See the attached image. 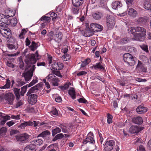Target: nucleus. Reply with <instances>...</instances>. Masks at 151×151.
Listing matches in <instances>:
<instances>
[{"instance_id": "412c9836", "label": "nucleus", "mask_w": 151, "mask_h": 151, "mask_svg": "<svg viewBox=\"0 0 151 151\" xmlns=\"http://www.w3.org/2000/svg\"><path fill=\"white\" fill-rule=\"evenodd\" d=\"M36 146L34 144H31L27 146L24 149V151H36Z\"/></svg>"}, {"instance_id": "0eeeda50", "label": "nucleus", "mask_w": 151, "mask_h": 151, "mask_svg": "<svg viewBox=\"0 0 151 151\" xmlns=\"http://www.w3.org/2000/svg\"><path fill=\"white\" fill-rule=\"evenodd\" d=\"M8 19L4 15L0 14V26L5 27H7L9 25Z\"/></svg>"}, {"instance_id": "473e14b6", "label": "nucleus", "mask_w": 151, "mask_h": 151, "mask_svg": "<svg viewBox=\"0 0 151 151\" xmlns=\"http://www.w3.org/2000/svg\"><path fill=\"white\" fill-rule=\"evenodd\" d=\"M13 91L16 97V99L18 100L20 98V89L17 88H14L13 89Z\"/></svg>"}, {"instance_id": "6e6552de", "label": "nucleus", "mask_w": 151, "mask_h": 151, "mask_svg": "<svg viewBox=\"0 0 151 151\" xmlns=\"http://www.w3.org/2000/svg\"><path fill=\"white\" fill-rule=\"evenodd\" d=\"M115 144V142L113 140L107 141L104 145V151H111L113 148Z\"/></svg>"}, {"instance_id": "f3484780", "label": "nucleus", "mask_w": 151, "mask_h": 151, "mask_svg": "<svg viewBox=\"0 0 151 151\" xmlns=\"http://www.w3.org/2000/svg\"><path fill=\"white\" fill-rule=\"evenodd\" d=\"M91 28H93L94 32H99L103 29V26L96 23H93L91 24Z\"/></svg>"}, {"instance_id": "338daca9", "label": "nucleus", "mask_w": 151, "mask_h": 151, "mask_svg": "<svg viewBox=\"0 0 151 151\" xmlns=\"http://www.w3.org/2000/svg\"><path fill=\"white\" fill-rule=\"evenodd\" d=\"M135 80L138 82H145L147 81V80L145 79H143L140 78H135Z\"/></svg>"}, {"instance_id": "f8f14e48", "label": "nucleus", "mask_w": 151, "mask_h": 151, "mask_svg": "<svg viewBox=\"0 0 151 151\" xmlns=\"http://www.w3.org/2000/svg\"><path fill=\"white\" fill-rule=\"evenodd\" d=\"M93 28H91V24L90 26L86 27L84 31V36L86 37H89L92 36L94 33Z\"/></svg>"}, {"instance_id": "4be33fe9", "label": "nucleus", "mask_w": 151, "mask_h": 151, "mask_svg": "<svg viewBox=\"0 0 151 151\" xmlns=\"http://www.w3.org/2000/svg\"><path fill=\"white\" fill-rule=\"evenodd\" d=\"M117 82L121 86H123L127 85L128 83L127 80L125 77H123L121 79H119L117 81Z\"/></svg>"}, {"instance_id": "052dcab7", "label": "nucleus", "mask_w": 151, "mask_h": 151, "mask_svg": "<svg viewBox=\"0 0 151 151\" xmlns=\"http://www.w3.org/2000/svg\"><path fill=\"white\" fill-rule=\"evenodd\" d=\"M7 47L11 50H12L13 49H15L16 50L17 49V47L16 48V46L14 44H7Z\"/></svg>"}, {"instance_id": "774afa93", "label": "nucleus", "mask_w": 151, "mask_h": 151, "mask_svg": "<svg viewBox=\"0 0 151 151\" xmlns=\"http://www.w3.org/2000/svg\"><path fill=\"white\" fill-rule=\"evenodd\" d=\"M58 70H60L62 69L63 67V63H58Z\"/></svg>"}, {"instance_id": "9d476101", "label": "nucleus", "mask_w": 151, "mask_h": 151, "mask_svg": "<svg viewBox=\"0 0 151 151\" xmlns=\"http://www.w3.org/2000/svg\"><path fill=\"white\" fill-rule=\"evenodd\" d=\"M39 122L35 121H33V122L31 121L24 122L23 123H21L19 126V128L21 129H24L27 126H33L36 127L38 125Z\"/></svg>"}, {"instance_id": "f704fd0d", "label": "nucleus", "mask_w": 151, "mask_h": 151, "mask_svg": "<svg viewBox=\"0 0 151 151\" xmlns=\"http://www.w3.org/2000/svg\"><path fill=\"white\" fill-rule=\"evenodd\" d=\"M37 45L38 44L35 42L32 41L31 45L29 47L31 50L34 51L37 49L38 47Z\"/></svg>"}, {"instance_id": "393cba45", "label": "nucleus", "mask_w": 151, "mask_h": 151, "mask_svg": "<svg viewBox=\"0 0 151 151\" xmlns=\"http://www.w3.org/2000/svg\"><path fill=\"white\" fill-rule=\"evenodd\" d=\"M132 122L137 124H140L143 122L142 118L140 116L135 117L132 119Z\"/></svg>"}, {"instance_id": "72a5a7b5", "label": "nucleus", "mask_w": 151, "mask_h": 151, "mask_svg": "<svg viewBox=\"0 0 151 151\" xmlns=\"http://www.w3.org/2000/svg\"><path fill=\"white\" fill-rule=\"evenodd\" d=\"M68 93L73 99H76V92L73 88H72L68 91Z\"/></svg>"}, {"instance_id": "a18cd8bd", "label": "nucleus", "mask_w": 151, "mask_h": 151, "mask_svg": "<svg viewBox=\"0 0 151 151\" xmlns=\"http://www.w3.org/2000/svg\"><path fill=\"white\" fill-rule=\"evenodd\" d=\"M80 7L74 6L72 8V11L73 13L75 14H77L79 12Z\"/></svg>"}, {"instance_id": "c756f323", "label": "nucleus", "mask_w": 151, "mask_h": 151, "mask_svg": "<svg viewBox=\"0 0 151 151\" xmlns=\"http://www.w3.org/2000/svg\"><path fill=\"white\" fill-rule=\"evenodd\" d=\"M128 14L129 16L134 17H135L137 15V12L133 8L129 9Z\"/></svg>"}, {"instance_id": "423d86ee", "label": "nucleus", "mask_w": 151, "mask_h": 151, "mask_svg": "<svg viewBox=\"0 0 151 151\" xmlns=\"http://www.w3.org/2000/svg\"><path fill=\"white\" fill-rule=\"evenodd\" d=\"M47 81H49L54 86H58L59 82L58 78L53 75L52 74H49L47 76Z\"/></svg>"}, {"instance_id": "4468645a", "label": "nucleus", "mask_w": 151, "mask_h": 151, "mask_svg": "<svg viewBox=\"0 0 151 151\" xmlns=\"http://www.w3.org/2000/svg\"><path fill=\"white\" fill-rule=\"evenodd\" d=\"M144 127H139L137 126H132L129 129L130 133H137L144 129Z\"/></svg>"}, {"instance_id": "6ab92c4d", "label": "nucleus", "mask_w": 151, "mask_h": 151, "mask_svg": "<svg viewBox=\"0 0 151 151\" xmlns=\"http://www.w3.org/2000/svg\"><path fill=\"white\" fill-rule=\"evenodd\" d=\"M63 37L62 33L60 32H56L54 36V39L55 42H60L61 40Z\"/></svg>"}, {"instance_id": "20e7f679", "label": "nucleus", "mask_w": 151, "mask_h": 151, "mask_svg": "<svg viewBox=\"0 0 151 151\" xmlns=\"http://www.w3.org/2000/svg\"><path fill=\"white\" fill-rule=\"evenodd\" d=\"M106 22L108 28L109 29H112L115 24V19L112 15H107L106 18Z\"/></svg>"}, {"instance_id": "58836bf2", "label": "nucleus", "mask_w": 151, "mask_h": 151, "mask_svg": "<svg viewBox=\"0 0 151 151\" xmlns=\"http://www.w3.org/2000/svg\"><path fill=\"white\" fill-rule=\"evenodd\" d=\"M38 78L37 77H36L29 83L27 84V87H28L32 86L37 83L38 82Z\"/></svg>"}, {"instance_id": "13d9d810", "label": "nucleus", "mask_w": 151, "mask_h": 151, "mask_svg": "<svg viewBox=\"0 0 151 151\" xmlns=\"http://www.w3.org/2000/svg\"><path fill=\"white\" fill-rule=\"evenodd\" d=\"M61 127V128L62 131L63 132L66 133H68L69 131L68 129H67V128L66 126H62Z\"/></svg>"}, {"instance_id": "8fccbe9b", "label": "nucleus", "mask_w": 151, "mask_h": 151, "mask_svg": "<svg viewBox=\"0 0 151 151\" xmlns=\"http://www.w3.org/2000/svg\"><path fill=\"white\" fill-rule=\"evenodd\" d=\"M51 18L50 17H48L47 16H44L42 17L40 20L41 21H44L46 22H50Z\"/></svg>"}, {"instance_id": "aec40b11", "label": "nucleus", "mask_w": 151, "mask_h": 151, "mask_svg": "<svg viewBox=\"0 0 151 151\" xmlns=\"http://www.w3.org/2000/svg\"><path fill=\"white\" fill-rule=\"evenodd\" d=\"M136 111L138 114H143L146 112L147 109V108L144 107L143 105H141L137 107Z\"/></svg>"}, {"instance_id": "603ef678", "label": "nucleus", "mask_w": 151, "mask_h": 151, "mask_svg": "<svg viewBox=\"0 0 151 151\" xmlns=\"http://www.w3.org/2000/svg\"><path fill=\"white\" fill-rule=\"evenodd\" d=\"M19 67L20 68L23 70L24 69V65L22 58L19 59Z\"/></svg>"}, {"instance_id": "37998d69", "label": "nucleus", "mask_w": 151, "mask_h": 151, "mask_svg": "<svg viewBox=\"0 0 151 151\" xmlns=\"http://www.w3.org/2000/svg\"><path fill=\"white\" fill-rule=\"evenodd\" d=\"M32 142H33L34 144L35 145H41L42 144L43 141L42 139H37V140H35L33 141Z\"/></svg>"}, {"instance_id": "b1692460", "label": "nucleus", "mask_w": 151, "mask_h": 151, "mask_svg": "<svg viewBox=\"0 0 151 151\" xmlns=\"http://www.w3.org/2000/svg\"><path fill=\"white\" fill-rule=\"evenodd\" d=\"M50 134V132L48 130H46L43 131L40 134H38L37 137H41L43 138H45L49 136Z\"/></svg>"}, {"instance_id": "49530a36", "label": "nucleus", "mask_w": 151, "mask_h": 151, "mask_svg": "<svg viewBox=\"0 0 151 151\" xmlns=\"http://www.w3.org/2000/svg\"><path fill=\"white\" fill-rule=\"evenodd\" d=\"M27 111L29 113H36L37 112V110L32 107H29L27 109Z\"/></svg>"}, {"instance_id": "4d7b16f0", "label": "nucleus", "mask_w": 151, "mask_h": 151, "mask_svg": "<svg viewBox=\"0 0 151 151\" xmlns=\"http://www.w3.org/2000/svg\"><path fill=\"white\" fill-rule=\"evenodd\" d=\"M58 62H54L51 65L52 68L54 70H58Z\"/></svg>"}, {"instance_id": "bf43d9fd", "label": "nucleus", "mask_w": 151, "mask_h": 151, "mask_svg": "<svg viewBox=\"0 0 151 151\" xmlns=\"http://www.w3.org/2000/svg\"><path fill=\"white\" fill-rule=\"evenodd\" d=\"M18 100V101L17 102L16 104V108H18L19 107L22 105L23 104V101L22 100Z\"/></svg>"}, {"instance_id": "09e8293b", "label": "nucleus", "mask_w": 151, "mask_h": 151, "mask_svg": "<svg viewBox=\"0 0 151 151\" xmlns=\"http://www.w3.org/2000/svg\"><path fill=\"white\" fill-rule=\"evenodd\" d=\"M53 123V122L52 121H51V122H50L47 123L42 122L40 124L41 125H43L45 124V125L44 126L45 127H47L48 128H50L51 127V126H49V125H52Z\"/></svg>"}, {"instance_id": "9b49d317", "label": "nucleus", "mask_w": 151, "mask_h": 151, "mask_svg": "<svg viewBox=\"0 0 151 151\" xmlns=\"http://www.w3.org/2000/svg\"><path fill=\"white\" fill-rule=\"evenodd\" d=\"M90 135L93 136V134L91 132H90L88 134L87 137L83 140V144H86L88 143L93 144L94 143L95 141L93 137Z\"/></svg>"}, {"instance_id": "69168bd1", "label": "nucleus", "mask_w": 151, "mask_h": 151, "mask_svg": "<svg viewBox=\"0 0 151 151\" xmlns=\"http://www.w3.org/2000/svg\"><path fill=\"white\" fill-rule=\"evenodd\" d=\"M136 51V49L133 47H129L128 52L131 53H133Z\"/></svg>"}, {"instance_id": "f257e3e1", "label": "nucleus", "mask_w": 151, "mask_h": 151, "mask_svg": "<svg viewBox=\"0 0 151 151\" xmlns=\"http://www.w3.org/2000/svg\"><path fill=\"white\" fill-rule=\"evenodd\" d=\"M134 29L135 32H139L134 34L133 40L139 41H144L146 33V29L142 27H137Z\"/></svg>"}, {"instance_id": "5fc2aeb1", "label": "nucleus", "mask_w": 151, "mask_h": 151, "mask_svg": "<svg viewBox=\"0 0 151 151\" xmlns=\"http://www.w3.org/2000/svg\"><path fill=\"white\" fill-rule=\"evenodd\" d=\"M25 83L22 81L21 79L17 81V85L18 86L20 87L24 85Z\"/></svg>"}, {"instance_id": "864d4df0", "label": "nucleus", "mask_w": 151, "mask_h": 151, "mask_svg": "<svg viewBox=\"0 0 151 151\" xmlns=\"http://www.w3.org/2000/svg\"><path fill=\"white\" fill-rule=\"evenodd\" d=\"M27 31L26 30L24 29H22V30L21 32L20 33L19 37L20 39H23L24 38V36L25 34L26 33Z\"/></svg>"}, {"instance_id": "6e6d98bb", "label": "nucleus", "mask_w": 151, "mask_h": 151, "mask_svg": "<svg viewBox=\"0 0 151 151\" xmlns=\"http://www.w3.org/2000/svg\"><path fill=\"white\" fill-rule=\"evenodd\" d=\"M112 115L109 114H107V122L108 124H110L112 123Z\"/></svg>"}, {"instance_id": "680f3d73", "label": "nucleus", "mask_w": 151, "mask_h": 151, "mask_svg": "<svg viewBox=\"0 0 151 151\" xmlns=\"http://www.w3.org/2000/svg\"><path fill=\"white\" fill-rule=\"evenodd\" d=\"M1 117L3 118L4 120H5L6 122L7 120H10V117L9 115H6V116L1 115Z\"/></svg>"}, {"instance_id": "c85d7f7f", "label": "nucleus", "mask_w": 151, "mask_h": 151, "mask_svg": "<svg viewBox=\"0 0 151 151\" xmlns=\"http://www.w3.org/2000/svg\"><path fill=\"white\" fill-rule=\"evenodd\" d=\"M42 86V82L38 83L34 86L31 87L30 88V91H31L33 90L36 92H37L39 90V89Z\"/></svg>"}, {"instance_id": "a878e982", "label": "nucleus", "mask_w": 151, "mask_h": 151, "mask_svg": "<svg viewBox=\"0 0 151 151\" xmlns=\"http://www.w3.org/2000/svg\"><path fill=\"white\" fill-rule=\"evenodd\" d=\"M6 16L8 18L9 17H12L15 15V12L14 11L11 10L9 9H6L5 11Z\"/></svg>"}, {"instance_id": "ea45409f", "label": "nucleus", "mask_w": 151, "mask_h": 151, "mask_svg": "<svg viewBox=\"0 0 151 151\" xmlns=\"http://www.w3.org/2000/svg\"><path fill=\"white\" fill-rule=\"evenodd\" d=\"M61 129L58 127H56L52 129V135L54 136L56 134L61 132Z\"/></svg>"}, {"instance_id": "79ce46f5", "label": "nucleus", "mask_w": 151, "mask_h": 151, "mask_svg": "<svg viewBox=\"0 0 151 151\" xmlns=\"http://www.w3.org/2000/svg\"><path fill=\"white\" fill-rule=\"evenodd\" d=\"M27 87V86L26 85L21 88V91H20L21 96H24V94L26 92Z\"/></svg>"}, {"instance_id": "dca6fc26", "label": "nucleus", "mask_w": 151, "mask_h": 151, "mask_svg": "<svg viewBox=\"0 0 151 151\" xmlns=\"http://www.w3.org/2000/svg\"><path fill=\"white\" fill-rule=\"evenodd\" d=\"M147 20L146 17H140L136 20L135 22L137 25L142 26L145 24Z\"/></svg>"}, {"instance_id": "e433bc0d", "label": "nucleus", "mask_w": 151, "mask_h": 151, "mask_svg": "<svg viewBox=\"0 0 151 151\" xmlns=\"http://www.w3.org/2000/svg\"><path fill=\"white\" fill-rule=\"evenodd\" d=\"M9 24H10L13 26H15L17 23V20L16 18H13L11 20H8Z\"/></svg>"}, {"instance_id": "7ed1b4c3", "label": "nucleus", "mask_w": 151, "mask_h": 151, "mask_svg": "<svg viewBox=\"0 0 151 151\" xmlns=\"http://www.w3.org/2000/svg\"><path fill=\"white\" fill-rule=\"evenodd\" d=\"M30 89L27 92L26 95L28 97V101L29 103L32 105L35 104L37 101V96L35 94L32 93L36 92L33 90L30 91Z\"/></svg>"}, {"instance_id": "c9c22d12", "label": "nucleus", "mask_w": 151, "mask_h": 151, "mask_svg": "<svg viewBox=\"0 0 151 151\" xmlns=\"http://www.w3.org/2000/svg\"><path fill=\"white\" fill-rule=\"evenodd\" d=\"M144 7L147 10H151V4L147 1H145L144 2Z\"/></svg>"}, {"instance_id": "bb28decb", "label": "nucleus", "mask_w": 151, "mask_h": 151, "mask_svg": "<svg viewBox=\"0 0 151 151\" xmlns=\"http://www.w3.org/2000/svg\"><path fill=\"white\" fill-rule=\"evenodd\" d=\"M72 3L74 6L80 7L83 3V0H72Z\"/></svg>"}, {"instance_id": "de8ad7c7", "label": "nucleus", "mask_w": 151, "mask_h": 151, "mask_svg": "<svg viewBox=\"0 0 151 151\" xmlns=\"http://www.w3.org/2000/svg\"><path fill=\"white\" fill-rule=\"evenodd\" d=\"M141 48L147 53H148L149 51L148 46L147 45L143 44L140 46Z\"/></svg>"}, {"instance_id": "a19ab883", "label": "nucleus", "mask_w": 151, "mask_h": 151, "mask_svg": "<svg viewBox=\"0 0 151 151\" xmlns=\"http://www.w3.org/2000/svg\"><path fill=\"white\" fill-rule=\"evenodd\" d=\"M7 129L5 127H2L0 128V135H4L7 132Z\"/></svg>"}, {"instance_id": "2f4dec72", "label": "nucleus", "mask_w": 151, "mask_h": 151, "mask_svg": "<svg viewBox=\"0 0 151 151\" xmlns=\"http://www.w3.org/2000/svg\"><path fill=\"white\" fill-rule=\"evenodd\" d=\"M10 30L5 29L4 30L5 32H1L2 35L4 37L7 39H9V37H11V34L10 32L9 31Z\"/></svg>"}, {"instance_id": "2eb2a0df", "label": "nucleus", "mask_w": 151, "mask_h": 151, "mask_svg": "<svg viewBox=\"0 0 151 151\" xmlns=\"http://www.w3.org/2000/svg\"><path fill=\"white\" fill-rule=\"evenodd\" d=\"M4 99L6 103L10 105H12L14 99V96L13 94L8 93L6 94L4 96Z\"/></svg>"}, {"instance_id": "4c0bfd02", "label": "nucleus", "mask_w": 151, "mask_h": 151, "mask_svg": "<svg viewBox=\"0 0 151 151\" xmlns=\"http://www.w3.org/2000/svg\"><path fill=\"white\" fill-rule=\"evenodd\" d=\"M10 86V81L9 79H6V83L3 86L0 87L1 89H5L9 88Z\"/></svg>"}, {"instance_id": "ddd939ff", "label": "nucleus", "mask_w": 151, "mask_h": 151, "mask_svg": "<svg viewBox=\"0 0 151 151\" xmlns=\"http://www.w3.org/2000/svg\"><path fill=\"white\" fill-rule=\"evenodd\" d=\"M29 138V135L26 133L16 136V139L18 141L21 142H26Z\"/></svg>"}, {"instance_id": "5701e85b", "label": "nucleus", "mask_w": 151, "mask_h": 151, "mask_svg": "<svg viewBox=\"0 0 151 151\" xmlns=\"http://www.w3.org/2000/svg\"><path fill=\"white\" fill-rule=\"evenodd\" d=\"M102 63L101 62H99L96 63L95 64L93 65L92 67L95 70L99 69L100 70H103L104 68L103 66L102 65Z\"/></svg>"}, {"instance_id": "39448f33", "label": "nucleus", "mask_w": 151, "mask_h": 151, "mask_svg": "<svg viewBox=\"0 0 151 151\" xmlns=\"http://www.w3.org/2000/svg\"><path fill=\"white\" fill-rule=\"evenodd\" d=\"M35 68V65H33L29 70L22 73V77H24L25 81H28L31 80L33 75V71Z\"/></svg>"}, {"instance_id": "1a4fd4ad", "label": "nucleus", "mask_w": 151, "mask_h": 151, "mask_svg": "<svg viewBox=\"0 0 151 151\" xmlns=\"http://www.w3.org/2000/svg\"><path fill=\"white\" fill-rule=\"evenodd\" d=\"M25 61L27 64H34L36 62L34 54H33L27 55L26 56Z\"/></svg>"}, {"instance_id": "a211bd4d", "label": "nucleus", "mask_w": 151, "mask_h": 151, "mask_svg": "<svg viewBox=\"0 0 151 151\" xmlns=\"http://www.w3.org/2000/svg\"><path fill=\"white\" fill-rule=\"evenodd\" d=\"M136 69L137 71L139 73L145 72L147 70L146 68L144 66L143 64L139 60L138 61V63L136 67Z\"/></svg>"}, {"instance_id": "e2e57ef3", "label": "nucleus", "mask_w": 151, "mask_h": 151, "mask_svg": "<svg viewBox=\"0 0 151 151\" xmlns=\"http://www.w3.org/2000/svg\"><path fill=\"white\" fill-rule=\"evenodd\" d=\"M78 101L80 103H86L87 102V100L84 98H80L78 99Z\"/></svg>"}, {"instance_id": "3c124183", "label": "nucleus", "mask_w": 151, "mask_h": 151, "mask_svg": "<svg viewBox=\"0 0 151 151\" xmlns=\"http://www.w3.org/2000/svg\"><path fill=\"white\" fill-rule=\"evenodd\" d=\"M52 73L53 74H55L56 76L60 78H62L63 77V76L60 73L59 71L52 70Z\"/></svg>"}, {"instance_id": "f03ea898", "label": "nucleus", "mask_w": 151, "mask_h": 151, "mask_svg": "<svg viewBox=\"0 0 151 151\" xmlns=\"http://www.w3.org/2000/svg\"><path fill=\"white\" fill-rule=\"evenodd\" d=\"M124 61L129 65L134 66L135 64V58L129 53H125L123 56Z\"/></svg>"}, {"instance_id": "0e129e2a", "label": "nucleus", "mask_w": 151, "mask_h": 151, "mask_svg": "<svg viewBox=\"0 0 151 151\" xmlns=\"http://www.w3.org/2000/svg\"><path fill=\"white\" fill-rule=\"evenodd\" d=\"M70 57L69 55L68 54H65L63 56L62 58L65 60H68L70 59Z\"/></svg>"}, {"instance_id": "c03bdc74", "label": "nucleus", "mask_w": 151, "mask_h": 151, "mask_svg": "<svg viewBox=\"0 0 151 151\" xmlns=\"http://www.w3.org/2000/svg\"><path fill=\"white\" fill-rule=\"evenodd\" d=\"M130 41V39L129 38L125 37L120 40V43L121 44H124L128 43Z\"/></svg>"}, {"instance_id": "cd10ccee", "label": "nucleus", "mask_w": 151, "mask_h": 151, "mask_svg": "<svg viewBox=\"0 0 151 151\" xmlns=\"http://www.w3.org/2000/svg\"><path fill=\"white\" fill-rule=\"evenodd\" d=\"M122 5L119 1H115L112 3V6L113 9L117 10L122 6Z\"/></svg>"}, {"instance_id": "7c9ffc66", "label": "nucleus", "mask_w": 151, "mask_h": 151, "mask_svg": "<svg viewBox=\"0 0 151 151\" xmlns=\"http://www.w3.org/2000/svg\"><path fill=\"white\" fill-rule=\"evenodd\" d=\"M92 16L94 19L99 20L103 16V14L101 12H96L93 14Z\"/></svg>"}]
</instances>
